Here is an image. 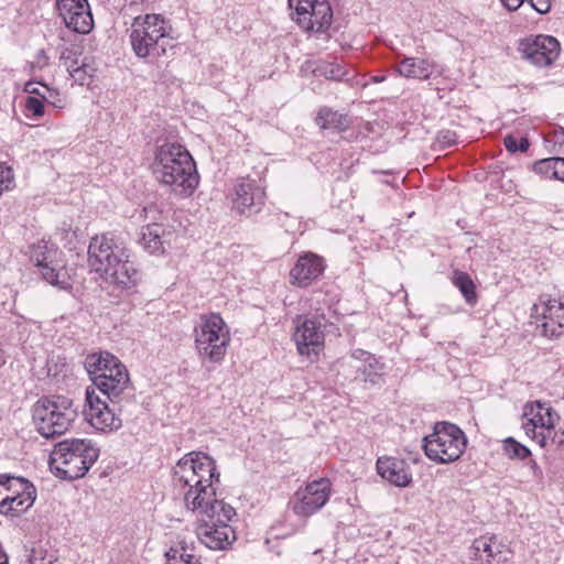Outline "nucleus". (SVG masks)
Instances as JSON below:
<instances>
[{"mask_svg":"<svg viewBox=\"0 0 564 564\" xmlns=\"http://www.w3.org/2000/svg\"><path fill=\"white\" fill-rule=\"evenodd\" d=\"M215 481H219L216 462L203 452L185 454L173 468V484L183 495L186 510L202 509L217 499Z\"/></svg>","mask_w":564,"mask_h":564,"instance_id":"nucleus-1","label":"nucleus"},{"mask_svg":"<svg viewBox=\"0 0 564 564\" xmlns=\"http://www.w3.org/2000/svg\"><path fill=\"white\" fill-rule=\"evenodd\" d=\"M88 264L101 278L122 289L134 286L141 279L139 270L130 261V250L123 239L112 232L90 239Z\"/></svg>","mask_w":564,"mask_h":564,"instance_id":"nucleus-2","label":"nucleus"},{"mask_svg":"<svg viewBox=\"0 0 564 564\" xmlns=\"http://www.w3.org/2000/svg\"><path fill=\"white\" fill-rule=\"evenodd\" d=\"M153 174L175 195L191 196L199 183L196 164L185 147L165 142L158 147L153 162Z\"/></svg>","mask_w":564,"mask_h":564,"instance_id":"nucleus-3","label":"nucleus"},{"mask_svg":"<svg viewBox=\"0 0 564 564\" xmlns=\"http://www.w3.org/2000/svg\"><path fill=\"white\" fill-rule=\"evenodd\" d=\"M196 514V534L199 541L210 550H226L236 540L229 522L236 517V510L223 500L215 499L203 505L202 509H192Z\"/></svg>","mask_w":564,"mask_h":564,"instance_id":"nucleus-4","label":"nucleus"},{"mask_svg":"<svg viewBox=\"0 0 564 564\" xmlns=\"http://www.w3.org/2000/svg\"><path fill=\"white\" fill-rule=\"evenodd\" d=\"M172 28L165 19L155 13L138 15L131 23L129 40L139 58L158 59L173 47Z\"/></svg>","mask_w":564,"mask_h":564,"instance_id":"nucleus-5","label":"nucleus"},{"mask_svg":"<svg viewBox=\"0 0 564 564\" xmlns=\"http://www.w3.org/2000/svg\"><path fill=\"white\" fill-rule=\"evenodd\" d=\"M99 457L88 440L72 438L57 443L50 455V468L59 478L74 480L86 475Z\"/></svg>","mask_w":564,"mask_h":564,"instance_id":"nucleus-6","label":"nucleus"},{"mask_svg":"<svg viewBox=\"0 0 564 564\" xmlns=\"http://www.w3.org/2000/svg\"><path fill=\"white\" fill-rule=\"evenodd\" d=\"M77 415L73 400L64 395L41 397L32 409L34 427L45 438L65 434L73 426Z\"/></svg>","mask_w":564,"mask_h":564,"instance_id":"nucleus-7","label":"nucleus"},{"mask_svg":"<svg viewBox=\"0 0 564 564\" xmlns=\"http://www.w3.org/2000/svg\"><path fill=\"white\" fill-rule=\"evenodd\" d=\"M467 438L464 432L449 422H437L433 432L423 438L425 455L441 464L457 460L464 453Z\"/></svg>","mask_w":564,"mask_h":564,"instance_id":"nucleus-8","label":"nucleus"},{"mask_svg":"<svg viewBox=\"0 0 564 564\" xmlns=\"http://www.w3.org/2000/svg\"><path fill=\"white\" fill-rule=\"evenodd\" d=\"M230 343L227 325L219 314L202 316L195 327V347L200 359L220 362Z\"/></svg>","mask_w":564,"mask_h":564,"instance_id":"nucleus-9","label":"nucleus"},{"mask_svg":"<svg viewBox=\"0 0 564 564\" xmlns=\"http://www.w3.org/2000/svg\"><path fill=\"white\" fill-rule=\"evenodd\" d=\"M35 498L36 489L26 478L0 475V513L19 516L33 506Z\"/></svg>","mask_w":564,"mask_h":564,"instance_id":"nucleus-10","label":"nucleus"},{"mask_svg":"<svg viewBox=\"0 0 564 564\" xmlns=\"http://www.w3.org/2000/svg\"><path fill=\"white\" fill-rule=\"evenodd\" d=\"M289 7L294 9L293 19L305 31L324 32L333 19V12L327 0H289Z\"/></svg>","mask_w":564,"mask_h":564,"instance_id":"nucleus-11","label":"nucleus"},{"mask_svg":"<svg viewBox=\"0 0 564 564\" xmlns=\"http://www.w3.org/2000/svg\"><path fill=\"white\" fill-rule=\"evenodd\" d=\"M518 51L523 59L538 67H547L558 57L560 42L551 35L528 36L519 42Z\"/></svg>","mask_w":564,"mask_h":564,"instance_id":"nucleus-12","label":"nucleus"},{"mask_svg":"<svg viewBox=\"0 0 564 564\" xmlns=\"http://www.w3.org/2000/svg\"><path fill=\"white\" fill-rule=\"evenodd\" d=\"M531 317L538 327L542 328L543 336L554 339L564 333V303L540 296L539 302L531 308Z\"/></svg>","mask_w":564,"mask_h":564,"instance_id":"nucleus-13","label":"nucleus"},{"mask_svg":"<svg viewBox=\"0 0 564 564\" xmlns=\"http://www.w3.org/2000/svg\"><path fill=\"white\" fill-rule=\"evenodd\" d=\"M332 490V484L326 478L314 480L306 485L304 489L295 492L293 511L301 517H310L318 511L328 501Z\"/></svg>","mask_w":564,"mask_h":564,"instance_id":"nucleus-14","label":"nucleus"},{"mask_svg":"<svg viewBox=\"0 0 564 564\" xmlns=\"http://www.w3.org/2000/svg\"><path fill=\"white\" fill-rule=\"evenodd\" d=\"M62 252L54 245L42 240L31 247L30 259L39 268L43 279L52 285H61L64 281L63 263L58 259Z\"/></svg>","mask_w":564,"mask_h":564,"instance_id":"nucleus-15","label":"nucleus"},{"mask_svg":"<svg viewBox=\"0 0 564 564\" xmlns=\"http://www.w3.org/2000/svg\"><path fill=\"white\" fill-rule=\"evenodd\" d=\"M86 408L84 415L86 421L98 431H115L121 427L122 420L116 414V402L109 408L106 401L96 394L95 390H86Z\"/></svg>","mask_w":564,"mask_h":564,"instance_id":"nucleus-16","label":"nucleus"},{"mask_svg":"<svg viewBox=\"0 0 564 564\" xmlns=\"http://www.w3.org/2000/svg\"><path fill=\"white\" fill-rule=\"evenodd\" d=\"M324 317H306L297 321L294 339L300 355H317L324 346Z\"/></svg>","mask_w":564,"mask_h":564,"instance_id":"nucleus-17","label":"nucleus"},{"mask_svg":"<svg viewBox=\"0 0 564 564\" xmlns=\"http://www.w3.org/2000/svg\"><path fill=\"white\" fill-rule=\"evenodd\" d=\"M56 9L66 28L76 33H89L94 26L88 0H56Z\"/></svg>","mask_w":564,"mask_h":564,"instance_id":"nucleus-18","label":"nucleus"},{"mask_svg":"<svg viewBox=\"0 0 564 564\" xmlns=\"http://www.w3.org/2000/svg\"><path fill=\"white\" fill-rule=\"evenodd\" d=\"M265 192L257 181L246 178L235 185L232 208L239 214L252 215L264 205Z\"/></svg>","mask_w":564,"mask_h":564,"instance_id":"nucleus-19","label":"nucleus"},{"mask_svg":"<svg viewBox=\"0 0 564 564\" xmlns=\"http://www.w3.org/2000/svg\"><path fill=\"white\" fill-rule=\"evenodd\" d=\"M94 386L105 394L112 403L115 400L124 399L131 393V382L129 372L126 366H119L112 373H108L106 377L94 379Z\"/></svg>","mask_w":564,"mask_h":564,"instance_id":"nucleus-20","label":"nucleus"},{"mask_svg":"<svg viewBox=\"0 0 564 564\" xmlns=\"http://www.w3.org/2000/svg\"><path fill=\"white\" fill-rule=\"evenodd\" d=\"M325 270L324 259L307 252L301 256L290 272L291 281L301 288L310 285Z\"/></svg>","mask_w":564,"mask_h":564,"instance_id":"nucleus-21","label":"nucleus"},{"mask_svg":"<svg viewBox=\"0 0 564 564\" xmlns=\"http://www.w3.org/2000/svg\"><path fill=\"white\" fill-rule=\"evenodd\" d=\"M376 467L383 479L398 487H406L412 481L409 466L403 459L389 456L379 457Z\"/></svg>","mask_w":564,"mask_h":564,"instance_id":"nucleus-22","label":"nucleus"},{"mask_svg":"<svg viewBox=\"0 0 564 564\" xmlns=\"http://www.w3.org/2000/svg\"><path fill=\"white\" fill-rule=\"evenodd\" d=\"M502 549L496 535L480 536L470 546V560L480 564H499L506 561L501 557Z\"/></svg>","mask_w":564,"mask_h":564,"instance_id":"nucleus-23","label":"nucleus"},{"mask_svg":"<svg viewBox=\"0 0 564 564\" xmlns=\"http://www.w3.org/2000/svg\"><path fill=\"white\" fill-rule=\"evenodd\" d=\"M85 369L87 370L91 381L106 377L112 373L119 366H124L116 356L108 351H100L89 354L84 361Z\"/></svg>","mask_w":564,"mask_h":564,"instance_id":"nucleus-24","label":"nucleus"},{"mask_svg":"<svg viewBox=\"0 0 564 564\" xmlns=\"http://www.w3.org/2000/svg\"><path fill=\"white\" fill-rule=\"evenodd\" d=\"M351 358L360 362V365L357 366V372L358 377H360L362 381L370 382L371 384L378 383L379 379L383 375V364H381L372 354L362 349L354 350Z\"/></svg>","mask_w":564,"mask_h":564,"instance_id":"nucleus-25","label":"nucleus"},{"mask_svg":"<svg viewBox=\"0 0 564 564\" xmlns=\"http://www.w3.org/2000/svg\"><path fill=\"white\" fill-rule=\"evenodd\" d=\"M523 416H529L541 429L552 433L556 422L558 421L557 413L545 403L535 401L527 403L524 406Z\"/></svg>","mask_w":564,"mask_h":564,"instance_id":"nucleus-26","label":"nucleus"},{"mask_svg":"<svg viewBox=\"0 0 564 564\" xmlns=\"http://www.w3.org/2000/svg\"><path fill=\"white\" fill-rule=\"evenodd\" d=\"M166 230L160 224L147 225L142 228L140 245L152 254H162L165 252Z\"/></svg>","mask_w":564,"mask_h":564,"instance_id":"nucleus-27","label":"nucleus"},{"mask_svg":"<svg viewBox=\"0 0 564 564\" xmlns=\"http://www.w3.org/2000/svg\"><path fill=\"white\" fill-rule=\"evenodd\" d=\"M435 64L425 58L404 57L397 67L399 75L406 78L427 79L434 72Z\"/></svg>","mask_w":564,"mask_h":564,"instance_id":"nucleus-28","label":"nucleus"},{"mask_svg":"<svg viewBox=\"0 0 564 564\" xmlns=\"http://www.w3.org/2000/svg\"><path fill=\"white\" fill-rule=\"evenodd\" d=\"M315 121L322 129H335L337 131H345L350 126V119L347 115L327 107L319 109Z\"/></svg>","mask_w":564,"mask_h":564,"instance_id":"nucleus-29","label":"nucleus"},{"mask_svg":"<svg viewBox=\"0 0 564 564\" xmlns=\"http://www.w3.org/2000/svg\"><path fill=\"white\" fill-rule=\"evenodd\" d=\"M24 91L37 97L39 99H42L43 104L46 102L54 107H62V100L59 98L58 90L51 88L45 84L37 82H28L24 86Z\"/></svg>","mask_w":564,"mask_h":564,"instance_id":"nucleus-30","label":"nucleus"},{"mask_svg":"<svg viewBox=\"0 0 564 564\" xmlns=\"http://www.w3.org/2000/svg\"><path fill=\"white\" fill-rule=\"evenodd\" d=\"M453 284L459 289L462 295L468 304H475L477 301V294L475 291V284L471 278L463 271L456 270L453 275Z\"/></svg>","mask_w":564,"mask_h":564,"instance_id":"nucleus-31","label":"nucleus"},{"mask_svg":"<svg viewBox=\"0 0 564 564\" xmlns=\"http://www.w3.org/2000/svg\"><path fill=\"white\" fill-rule=\"evenodd\" d=\"M505 455L510 459H525L531 455V451L513 437H507L502 442Z\"/></svg>","mask_w":564,"mask_h":564,"instance_id":"nucleus-32","label":"nucleus"},{"mask_svg":"<svg viewBox=\"0 0 564 564\" xmlns=\"http://www.w3.org/2000/svg\"><path fill=\"white\" fill-rule=\"evenodd\" d=\"M86 61L87 57L73 48H65L61 54V63L69 75L73 73V69L80 67V63H85Z\"/></svg>","mask_w":564,"mask_h":564,"instance_id":"nucleus-33","label":"nucleus"},{"mask_svg":"<svg viewBox=\"0 0 564 564\" xmlns=\"http://www.w3.org/2000/svg\"><path fill=\"white\" fill-rule=\"evenodd\" d=\"M314 73L333 80H341L346 75V70L340 65L328 62L318 64Z\"/></svg>","mask_w":564,"mask_h":564,"instance_id":"nucleus-34","label":"nucleus"},{"mask_svg":"<svg viewBox=\"0 0 564 564\" xmlns=\"http://www.w3.org/2000/svg\"><path fill=\"white\" fill-rule=\"evenodd\" d=\"M94 70V67L86 61L85 63H80V67L73 69L69 76L79 85H88Z\"/></svg>","mask_w":564,"mask_h":564,"instance_id":"nucleus-35","label":"nucleus"},{"mask_svg":"<svg viewBox=\"0 0 564 564\" xmlns=\"http://www.w3.org/2000/svg\"><path fill=\"white\" fill-rule=\"evenodd\" d=\"M555 156L542 159L533 164V171L536 174L551 180L553 178V171H555Z\"/></svg>","mask_w":564,"mask_h":564,"instance_id":"nucleus-36","label":"nucleus"},{"mask_svg":"<svg viewBox=\"0 0 564 564\" xmlns=\"http://www.w3.org/2000/svg\"><path fill=\"white\" fill-rule=\"evenodd\" d=\"M14 187V174L10 166L0 162V194Z\"/></svg>","mask_w":564,"mask_h":564,"instance_id":"nucleus-37","label":"nucleus"},{"mask_svg":"<svg viewBox=\"0 0 564 564\" xmlns=\"http://www.w3.org/2000/svg\"><path fill=\"white\" fill-rule=\"evenodd\" d=\"M26 564H57L53 555L43 554L42 550L33 549Z\"/></svg>","mask_w":564,"mask_h":564,"instance_id":"nucleus-38","label":"nucleus"},{"mask_svg":"<svg viewBox=\"0 0 564 564\" xmlns=\"http://www.w3.org/2000/svg\"><path fill=\"white\" fill-rule=\"evenodd\" d=\"M25 108L34 117H41L44 115V104L42 99L31 95L25 100Z\"/></svg>","mask_w":564,"mask_h":564,"instance_id":"nucleus-39","label":"nucleus"},{"mask_svg":"<svg viewBox=\"0 0 564 564\" xmlns=\"http://www.w3.org/2000/svg\"><path fill=\"white\" fill-rule=\"evenodd\" d=\"M457 138L456 132L449 129H443L437 134V141L443 148L454 145L457 142Z\"/></svg>","mask_w":564,"mask_h":564,"instance_id":"nucleus-40","label":"nucleus"},{"mask_svg":"<svg viewBox=\"0 0 564 564\" xmlns=\"http://www.w3.org/2000/svg\"><path fill=\"white\" fill-rule=\"evenodd\" d=\"M530 6L540 14H545L551 10L550 0H527Z\"/></svg>","mask_w":564,"mask_h":564,"instance_id":"nucleus-41","label":"nucleus"},{"mask_svg":"<svg viewBox=\"0 0 564 564\" xmlns=\"http://www.w3.org/2000/svg\"><path fill=\"white\" fill-rule=\"evenodd\" d=\"M527 419V422L523 423V430L525 434L531 437L532 440H535L539 437L538 429H540L529 416H524Z\"/></svg>","mask_w":564,"mask_h":564,"instance_id":"nucleus-42","label":"nucleus"},{"mask_svg":"<svg viewBox=\"0 0 564 564\" xmlns=\"http://www.w3.org/2000/svg\"><path fill=\"white\" fill-rule=\"evenodd\" d=\"M536 442L541 447H546L549 445V442L555 443L556 437L555 435L552 436V433L549 434L547 431L542 430L539 432V437L536 438Z\"/></svg>","mask_w":564,"mask_h":564,"instance_id":"nucleus-43","label":"nucleus"},{"mask_svg":"<svg viewBox=\"0 0 564 564\" xmlns=\"http://www.w3.org/2000/svg\"><path fill=\"white\" fill-rule=\"evenodd\" d=\"M555 171H553V178L564 182V158L555 156Z\"/></svg>","mask_w":564,"mask_h":564,"instance_id":"nucleus-44","label":"nucleus"},{"mask_svg":"<svg viewBox=\"0 0 564 564\" xmlns=\"http://www.w3.org/2000/svg\"><path fill=\"white\" fill-rule=\"evenodd\" d=\"M503 144L506 147V149L511 152V153H514L518 151V144H519V141L516 137H513L512 134H508L503 139Z\"/></svg>","mask_w":564,"mask_h":564,"instance_id":"nucleus-45","label":"nucleus"},{"mask_svg":"<svg viewBox=\"0 0 564 564\" xmlns=\"http://www.w3.org/2000/svg\"><path fill=\"white\" fill-rule=\"evenodd\" d=\"M181 551H178L177 560H183L184 562H189L191 564H197V560L195 558V555L187 553L185 545H182Z\"/></svg>","mask_w":564,"mask_h":564,"instance_id":"nucleus-46","label":"nucleus"},{"mask_svg":"<svg viewBox=\"0 0 564 564\" xmlns=\"http://www.w3.org/2000/svg\"><path fill=\"white\" fill-rule=\"evenodd\" d=\"M178 550L171 549L170 552L166 553L167 563L166 564H191L189 562H184L183 560H177Z\"/></svg>","mask_w":564,"mask_h":564,"instance_id":"nucleus-47","label":"nucleus"},{"mask_svg":"<svg viewBox=\"0 0 564 564\" xmlns=\"http://www.w3.org/2000/svg\"><path fill=\"white\" fill-rule=\"evenodd\" d=\"M503 7L509 11L519 9L525 0H500Z\"/></svg>","mask_w":564,"mask_h":564,"instance_id":"nucleus-48","label":"nucleus"},{"mask_svg":"<svg viewBox=\"0 0 564 564\" xmlns=\"http://www.w3.org/2000/svg\"><path fill=\"white\" fill-rule=\"evenodd\" d=\"M530 147V142L528 140V138H521L519 140V144H518V151L520 152H525Z\"/></svg>","mask_w":564,"mask_h":564,"instance_id":"nucleus-49","label":"nucleus"},{"mask_svg":"<svg viewBox=\"0 0 564 564\" xmlns=\"http://www.w3.org/2000/svg\"><path fill=\"white\" fill-rule=\"evenodd\" d=\"M384 80H386V76H380V75H376V76H372V77L370 78V82H371V83H376V84H378V83H382V82H384Z\"/></svg>","mask_w":564,"mask_h":564,"instance_id":"nucleus-50","label":"nucleus"},{"mask_svg":"<svg viewBox=\"0 0 564 564\" xmlns=\"http://www.w3.org/2000/svg\"><path fill=\"white\" fill-rule=\"evenodd\" d=\"M555 135H556V138H557V140H558V141L564 142V129H563V128H561V130H560V131H557V132L555 133Z\"/></svg>","mask_w":564,"mask_h":564,"instance_id":"nucleus-51","label":"nucleus"},{"mask_svg":"<svg viewBox=\"0 0 564 564\" xmlns=\"http://www.w3.org/2000/svg\"><path fill=\"white\" fill-rule=\"evenodd\" d=\"M554 444H556L557 446H562V445H564V440L563 438L556 440V442Z\"/></svg>","mask_w":564,"mask_h":564,"instance_id":"nucleus-52","label":"nucleus"},{"mask_svg":"<svg viewBox=\"0 0 564 564\" xmlns=\"http://www.w3.org/2000/svg\"><path fill=\"white\" fill-rule=\"evenodd\" d=\"M532 468H538L536 463L532 462Z\"/></svg>","mask_w":564,"mask_h":564,"instance_id":"nucleus-53","label":"nucleus"}]
</instances>
